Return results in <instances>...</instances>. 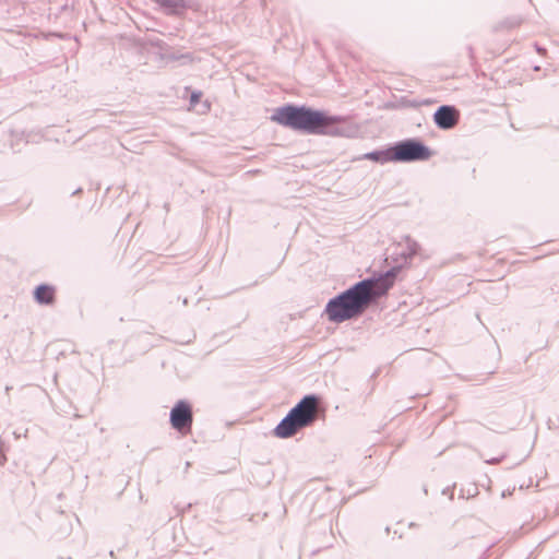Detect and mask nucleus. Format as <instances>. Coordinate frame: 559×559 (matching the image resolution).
<instances>
[{"label": "nucleus", "mask_w": 559, "mask_h": 559, "mask_svg": "<svg viewBox=\"0 0 559 559\" xmlns=\"http://www.w3.org/2000/svg\"><path fill=\"white\" fill-rule=\"evenodd\" d=\"M395 277L396 272L392 270L378 278L358 282L328 302V319L332 322H344L359 317L372 302L388 294Z\"/></svg>", "instance_id": "1"}, {"label": "nucleus", "mask_w": 559, "mask_h": 559, "mask_svg": "<svg viewBox=\"0 0 559 559\" xmlns=\"http://www.w3.org/2000/svg\"><path fill=\"white\" fill-rule=\"evenodd\" d=\"M271 120L284 127L311 134L340 135L338 124L343 123L345 118L329 116L323 111L313 110L308 107L287 105L277 108L272 115Z\"/></svg>", "instance_id": "2"}, {"label": "nucleus", "mask_w": 559, "mask_h": 559, "mask_svg": "<svg viewBox=\"0 0 559 559\" xmlns=\"http://www.w3.org/2000/svg\"><path fill=\"white\" fill-rule=\"evenodd\" d=\"M318 411L319 399L314 395L305 396L275 427L274 435L282 439L293 437L298 430L316 421Z\"/></svg>", "instance_id": "3"}, {"label": "nucleus", "mask_w": 559, "mask_h": 559, "mask_svg": "<svg viewBox=\"0 0 559 559\" xmlns=\"http://www.w3.org/2000/svg\"><path fill=\"white\" fill-rule=\"evenodd\" d=\"M391 159L396 162L426 160L431 156L430 150L417 141H404L390 150Z\"/></svg>", "instance_id": "4"}, {"label": "nucleus", "mask_w": 559, "mask_h": 559, "mask_svg": "<svg viewBox=\"0 0 559 559\" xmlns=\"http://www.w3.org/2000/svg\"><path fill=\"white\" fill-rule=\"evenodd\" d=\"M193 421L191 405L186 401H179L170 412V424L174 429L189 433Z\"/></svg>", "instance_id": "5"}, {"label": "nucleus", "mask_w": 559, "mask_h": 559, "mask_svg": "<svg viewBox=\"0 0 559 559\" xmlns=\"http://www.w3.org/2000/svg\"><path fill=\"white\" fill-rule=\"evenodd\" d=\"M460 120V111L454 106H441L433 115V121L440 129H452Z\"/></svg>", "instance_id": "6"}, {"label": "nucleus", "mask_w": 559, "mask_h": 559, "mask_svg": "<svg viewBox=\"0 0 559 559\" xmlns=\"http://www.w3.org/2000/svg\"><path fill=\"white\" fill-rule=\"evenodd\" d=\"M167 14H183L191 5L186 0H154Z\"/></svg>", "instance_id": "7"}, {"label": "nucleus", "mask_w": 559, "mask_h": 559, "mask_svg": "<svg viewBox=\"0 0 559 559\" xmlns=\"http://www.w3.org/2000/svg\"><path fill=\"white\" fill-rule=\"evenodd\" d=\"M34 296L37 302L50 305L55 300V288L49 285H40L35 289Z\"/></svg>", "instance_id": "8"}, {"label": "nucleus", "mask_w": 559, "mask_h": 559, "mask_svg": "<svg viewBox=\"0 0 559 559\" xmlns=\"http://www.w3.org/2000/svg\"><path fill=\"white\" fill-rule=\"evenodd\" d=\"M200 97H201V93H192L191 99H190L191 106H194L199 102Z\"/></svg>", "instance_id": "9"}, {"label": "nucleus", "mask_w": 559, "mask_h": 559, "mask_svg": "<svg viewBox=\"0 0 559 559\" xmlns=\"http://www.w3.org/2000/svg\"><path fill=\"white\" fill-rule=\"evenodd\" d=\"M379 153H369L366 155V158L372 159V160H379Z\"/></svg>", "instance_id": "10"}, {"label": "nucleus", "mask_w": 559, "mask_h": 559, "mask_svg": "<svg viewBox=\"0 0 559 559\" xmlns=\"http://www.w3.org/2000/svg\"><path fill=\"white\" fill-rule=\"evenodd\" d=\"M5 461V456L3 453L0 452V465H2Z\"/></svg>", "instance_id": "11"}]
</instances>
